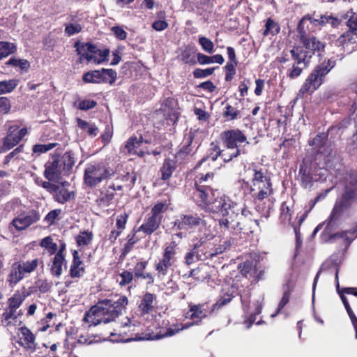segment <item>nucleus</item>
I'll use <instances>...</instances> for the list:
<instances>
[{"label": "nucleus", "instance_id": "60", "mask_svg": "<svg viewBox=\"0 0 357 357\" xmlns=\"http://www.w3.org/2000/svg\"><path fill=\"white\" fill-rule=\"evenodd\" d=\"M35 291L34 287H29V288H26L24 286L22 287L20 289L16 290L14 292V294L19 298L22 299V301L24 303V301L31 296Z\"/></svg>", "mask_w": 357, "mask_h": 357}, {"label": "nucleus", "instance_id": "7", "mask_svg": "<svg viewBox=\"0 0 357 357\" xmlns=\"http://www.w3.org/2000/svg\"><path fill=\"white\" fill-rule=\"evenodd\" d=\"M336 60L334 58L325 59L314 66L307 76L299 90L302 96L307 93H313L324 83L326 76L335 66Z\"/></svg>", "mask_w": 357, "mask_h": 357}, {"label": "nucleus", "instance_id": "47", "mask_svg": "<svg viewBox=\"0 0 357 357\" xmlns=\"http://www.w3.org/2000/svg\"><path fill=\"white\" fill-rule=\"evenodd\" d=\"M235 297L234 290L232 289H229L228 291L223 293L217 301L213 305L211 310L220 309V307L227 305L230 303L232 299Z\"/></svg>", "mask_w": 357, "mask_h": 357}, {"label": "nucleus", "instance_id": "20", "mask_svg": "<svg viewBox=\"0 0 357 357\" xmlns=\"http://www.w3.org/2000/svg\"><path fill=\"white\" fill-rule=\"evenodd\" d=\"M307 18V23L310 22L313 26H319L320 28L330 24L332 28H337L342 23V19L333 16L331 13L317 15V17H312L310 14L305 15L302 18Z\"/></svg>", "mask_w": 357, "mask_h": 357}, {"label": "nucleus", "instance_id": "29", "mask_svg": "<svg viewBox=\"0 0 357 357\" xmlns=\"http://www.w3.org/2000/svg\"><path fill=\"white\" fill-rule=\"evenodd\" d=\"M356 197V190L346 187L340 199L336 200L335 204L347 211L351 206Z\"/></svg>", "mask_w": 357, "mask_h": 357}, {"label": "nucleus", "instance_id": "10", "mask_svg": "<svg viewBox=\"0 0 357 357\" xmlns=\"http://www.w3.org/2000/svg\"><path fill=\"white\" fill-rule=\"evenodd\" d=\"M220 140L222 145L231 152L239 151L238 156L245 154L246 152L243 146L248 145L250 142L245 132L239 128L229 129L222 131L220 134Z\"/></svg>", "mask_w": 357, "mask_h": 357}, {"label": "nucleus", "instance_id": "36", "mask_svg": "<svg viewBox=\"0 0 357 357\" xmlns=\"http://www.w3.org/2000/svg\"><path fill=\"white\" fill-rule=\"evenodd\" d=\"M6 66H12L21 73H26L31 67L30 62L25 59L16 58L12 56L5 63Z\"/></svg>", "mask_w": 357, "mask_h": 357}, {"label": "nucleus", "instance_id": "62", "mask_svg": "<svg viewBox=\"0 0 357 357\" xmlns=\"http://www.w3.org/2000/svg\"><path fill=\"white\" fill-rule=\"evenodd\" d=\"M82 30V26L79 23H68L65 24L64 32L68 36L79 33Z\"/></svg>", "mask_w": 357, "mask_h": 357}, {"label": "nucleus", "instance_id": "45", "mask_svg": "<svg viewBox=\"0 0 357 357\" xmlns=\"http://www.w3.org/2000/svg\"><path fill=\"white\" fill-rule=\"evenodd\" d=\"M93 238V234L91 231L84 230L81 231L79 234L75 237V241L79 250L82 247L87 246L92 242Z\"/></svg>", "mask_w": 357, "mask_h": 357}, {"label": "nucleus", "instance_id": "24", "mask_svg": "<svg viewBox=\"0 0 357 357\" xmlns=\"http://www.w3.org/2000/svg\"><path fill=\"white\" fill-rule=\"evenodd\" d=\"M71 252L73 260L70 266L69 276L73 279H79L82 278L86 273V266L81 258L79 250H73Z\"/></svg>", "mask_w": 357, "mask_h": 357}, {"label": "nucleus", "instance_id": "57", "mask_svg": "<svg viewBox=\"0 0 357 357\" xmlns=\"http://www.w3.org/2000/svg\"><path fill=\"white\" fill-rule=\"evenodd\" d=\"M119 277L121 280L118 281V282L121 287L129 285L132 283L133 280H135L132 271L128 270H123V271L119 273Z\"/></svg>", "mask_w": 357, "mask_h": 357}, {"label": "nucleus", "instance_id": "14", "mask_svg": "<svg viewBox=\"0 0 357 357\" xmlns=\"http://www.w3.org/2000/svg\"><path fill=\"white\" fill-rule=\"evenodd\" d=\"M23 302L19 299L14 294L8 298L6 307L1 315V323L6 326H8L14 323L24 314L23 310L20 308Z\"/></svg>", "mask_w": 357, "mask_h": 357}, {"label": "nucleus", "instance_id": "8", "mask_svg": "<svg viewBox=\"0 0 357 357\" xmlns=\"http://www.w3.org/2000/svg\"><path fill=\"white\" fill-rule=\"evenodd\" d=\"M116 174V170L106 162L89 163L84 171V182L87 187L95 188L102 181L114 178Z\"/></svg>", "mask_w": 357, "mask_h": 357}, {"label": "nucleus", "instance_id": "33", "mask_svg": "<svg viewBox=\"0 0 357 357\" xmlns=\"http://www.w3.org/2000/svg\"><path fill=\"white\" fill-rule=\"evenodd\" d=\"M19 331L21 335L20 340L22 341V345L26 349H35V335L26 326L20 327Z\"/></svg>", "mask_w": 357, "mask_h": 357}, {"label": "nucleus", "instance_id": "43", "mask_svg": "<svg viewBox=\"0 0 357 357\" xmlns=\"http://www.w3.org/2000/svg\"><path fill=\"white\" fill-rule=\"evenodd\" d=\"M280 31L279 23L275 22L271 17H268L265 21L264 30L262 35L264 36H275Z\"/></svg>", "mask_w": 357, "mask_h": 357}, {"label": "nucleus", "instance_id": "53", "mask_svg": "<svg viewBox=\"0 0 357 357\" xmlns=\"http://www.w3.org/2000/svg\"><path fill=\"white\" fill-rule=\"evenodd\" d=\"M319 154L323 155V160L324 163L327 166H330L331 163H333L336 155L337 151L331 147V146H326L323 150L319 152Z\"/></svg>", "mask_w": 357, "mask_h": 357}, {"label": "nucleus", "instance_id": "49", "mask_svg": "<svg viewBox=\"0 0 357 357\" xmlns=\"http://www.w3.org/2000/svg\"><path fill=\"white\" fill-rule=\"evenodd\" d=\"M231 245L230 240L225 241L223 244H220L217 247H212L208 252H204L206 259H212L213 257L223 253Z\"/></svg>", "mask_w": 357, "mask_h": 357}, {"label": "nucleus", "instance_id": "52", "mask_svg": "<svg viewBox=\"0 0 357 357\" xmlns=\"http://www.w3.org/2000/svg\"><path fill=\"white\" fill-rule=\"evenodd\" d=\"M286 289L284 290L282 297L280 300V301L278 303L276 312L274 314L272 315L273 317H275L276 315L279 314L282 310L285 307V305L289 302L292 289L289 287V284H286Z\"/></svg>", "mask_w": 357, "mask_h": 357}, {"label": "nucleus", "instance_id": "4", "mask_svg": "<svg viewBox=\"0 0 357 357\" xmlns=\"http://www.w3.org/2000/svg\"><path fill=\"white\" fill-rule=\"evenodd\" d=\"M289 52L290 57L288 52L284 50L276 60L281 64L289 62L287 66L286 75L290 79H294L300 77L303 70L309 67L311 61L301 47L292 46Z\"/></svg>", "mask_w": 357, "mask_h": 357}, {"label": "nucleus", "instance_id": "32", "mask_svg": "<svg viewBox=\"0 0 357 357\" xmlns=\"http://www.w3.org/2000/svg\"><path fill=\"white\" fill-rule=\"evenodd\" d=\"M180 331L179 328L177 329H172L171 328H169L166 330V332L163 334L158 333L155 336H152L150 333L146 334V337H142L138 336V334H135V337H133L132 335L128 337H122L120 340L122 342H130L132 340H158L160 338H162L164 337H169L175 335L176 333H178Z\"/></svg>", "mask_w": 357, "mask_h": 357}, {"label": "nucleus", "instance_id": "17", "mask_svg": "<svg viewBox=\"0 0 357 357\" xmlns=\"http://www.w3.org/2000/svg\"><path fill=\"white\" fill-rule=\"evenodd\" d=\"M28 130L26 128L20 129L18 125L14 124L8 127L6 135L3 139V144L0 152H6L17 146L23 137L26 135Z\"/></svg>", "mask_w": 357, "mask_h": 357}, {"label": "nucleus", "instance_id": "40", "mask_svg": "<svg viewBox=\"0 0 357 357\" xmlns=\"http://www.w3.org/2000/svg\"><path fill=\"white\" fill-rule=\"evenodd\" d=\"M61 162L62 165L64 174H68L72 170L73 167L75 164V154L70 150L64 153L61 157Z\"/></svg>", "mask_w": 357, "mask_h": 357}, {"label": "nucleus", "instance_id": "22", "mask_svg": "<svg viewBox=\"0 0 357 357\" xmlns=\"http://www.w3.org/2000/svg\"><path fill=\"white\" fill-rule=\"evenodd\" d=\"M157 295L149 291H146L139 298L137 310L140 316L144 317L152 313L157 307Z\"/></svg>", "mask_w": 357, "mask_h": 357}, {"label": "nucleus", "instance_id": "35", "mask_svg": "<svg viewBox=\"0 0 357 357\" xmlns=\"http://www.w3.org/2000/svg\"><path fill=\"white\" fill-rule=\"evenodd\" d=\"M57 185L58 188L55 189V191L52 194L55 202L63 204L70 199H74L75 193L73 191L70 192L62 185Z\"/></svg>", "mask_w": 357, "mask_h": 357}, {"label": "nucleus", "instance_id": "38", "mask_svg": "<svg viewBox=\"0 0 357 357\" xmlns=\"http://www.w3.org/2000/svg\"><path fill=\"white\" fill-rule=\"evenodd\" d=\"M345 209L337 205L335 203L332 211L331 212L330 215L326 220L327 225L326 226L325 230H328L330 228L333 227L337 222L341 219L344 213L345 212Z\"/></svg>", "mask_w": 357, "mask_h": 357}, {"label": "nucleus", "instance_id": "39", "mask_svg": "<svg viewBox=\"0 0 357 357\" xmlns=\"http://www.w3.org/2000/svg\"><path fill=\"white\" fill-rule=\"evenodd\" d=\"M336 43L344 50L348 49L349 45L357 43V33L347 31L337 38Z\"/></svg>", "mask_w": 357, "mask_h": 357}, {"label": "nucleus", "instance_id": "48", "mask_svg": "<svg viewBox=\"0 0 357 357\" xmlns=\"http://www.w3.org/2000/svg\"><path fill=\"white\" fill-rule=\"evenodd\" d=\"M17 51V45L8 41H0V60L14 54Z\"/></svg>", "mask_w": 357, "mask_h": 357}, {"label": "nucleus", "instance_id": "41", "mask_svg": "<svg viewBox=\"0 0 357 357\" xmlns=\"http://www.w3.org/2000/svg\"><path fill=\"white\" fill-rule=\"evenodd\" d=\"M340 19L342 22L344 21L346 25L349 27L347 31L357 33V13L352 10H348L346 13L341 15Z\"/></svg>", "mask_w": 357, "mask_h": 357}, {"label": "nucleus", "instance_id": "37", "mask_svg": "<svg viewBox=\"0 0 357 357\" xmlns=\"http://www.w3.org/2000/svg\"><path fill=\"white\" fill-rule=\"evenodd\" d=\"M211 268L206 264H201L190 272L192 276L197 282H204L211 279Z\"/></svg>", "mask_w": 357, "mask_h": 357}, {"label": "nucleus", "instance_id": "23", "mask_svg": "<svg viewBox=\"0 0 357 357\" xmlns=\"http://www.w3.org/2000/svg\"><path fill=\"white\" fill-rule=\"evenodd\" d=\"M250 192L254 201H262L272 196L274 193L273 183L271 181H265L263 183L250 185Z\"/></svg>", "mask_w": 357, "mask_h": 357}, {"label": "nucleus", "instance_id": "25", "mask_svg": "<svg viewBox=\"0 0 357 357\" xmlns=\"http://www.w3.org/2000/svg\"><path fill=\"white\" fill-rule=\"evenodd\" d=\"M210 243H206L202 241L201 238L193 246L190 252L186 253L185 256V262L186 264L190 265L195 262V257L196 256L198 260H205L206 257L203 252V249L209 248Z\"/></svg>", "mask_w": 357, "mask_h": 357}, {"label": "nucleus", "instance_id": "5", "mask_svg": "<svg viewBox=\"0 0 357 357\" xmlns=\"http://www.w3.org/2000/svg\"><path fill=\"white\" fill-rule=\"evenodd\" d=\"M307 17L301 18L297 26L298 38L302 45H294V47H299L307 53L311 61L312 56L318 53L321 56L325 52L326 43L318 39L310 31L309 24L307 23Z\"/></svg>", "mask_w": 357, "mask_h": 357}, {"label": "nucleus", "instance_id": "64", "mask_svg": "<svg viewBox=\"0 0 357 357\" xmlns=\"http://www.w3.org/2000/svg\"><path fill=\"white\" fill-rule=\"evenodd\" d=\"M280 218L281 221L290 222L291 219V214L290 213V208L289 206L287 205L286 202H282L280 206Z\"/></svg>", "mask_w": 357, "mask_h": 357}, {"label": "nucleus", "instance_id": "28", "mask_svg": "<svg viewBox=\"0 0 357 357\" xmlns=\"http://www.w3.org/2000/svg\"><path fill=\"white\" fill-rule=\"evenodd\" d=\"M299 174L301 175V185L304 189L311 188L312 183L317 181V179H314L311 167H307L304 162L300 165Z\"/></svg>", "mask_w": 357, "mask_h": 357}, {"label": "nucleus", "instance_id": "15", "mask_svg": "<svg viewBox=\"0 0 357 357\" xmlns=\"http://www.w3.org/2000/svg\"><path fill=\"white\" fill-rule=\"evenodd\" d=\"M239 151L236 152H225L220 149L219 142L213 141L211 142L210 146L207 151V154L205 157L202 158L196 165L195 169L199 168L205 161L211 159L212 161H215L218 157H221L224 162L227 163L231 162L234 158H238Z\"/></svg>", "mask_w": 357, "mask_h": 357}, {"label": "nucleus", "instance_id": "27", "mask_svg": "<svg viewBox=\"0 0 357 357\" xmlns=\"http://www.w3.org/2000/svg\"><path fill=\"white\" fill-rule=\"evenodd\" d=\"M143 142L144 139L142 136H139V137L135 135L132 136L126 141L125 149L129 154L144 157L145 152L140 149Z\"/></svg>", "mask_w": 357, "mask_h": 357}, {"label": "nucleus", "instance_id": "50", "mask_svg": "<svg viewBox=\"0 0 357 357\" xmlns=\"http://www.w3.org/2000/svg\"><path fill=\"white\" fill-rule=\"evenodd\" d=\"M222 116L227 121H234L241 118V112L236 107L227 104L222 112Z\"/></svg>", "mask_w": 357, "mask_h": 357}, {"label": "nucleus", "instance_id": "46", "mask_svg": "<svg viewBox=\"0 0 357 357\" xmlns=\"http://www.w3.org/2000/svg\"><path fill=\"white\" fill-rule=\"evenodd\" d=\"M139 231L134 228L127 236V243L123 245L121 256H126L133 249L134 245L139 241V238L136 236L137 232Z\"/></svg>", "mask_w": 357, "mask_h": 357}, {"label": "nucleus", "instance_id": "34", "mask_svg": "<svg viewBox=\"0 0 357 357\" xmlns=\"http://www.w3.org/2000/svg\"><path fill=\"white\" fill-rule=\"evenodd\" d=\"M178 160H175L174 159H171L169 158H165L163 161V163L160 168V173L161 174V179L162 181L169 180L174 172L176 169V162Z\"/></svg>", "mask_w": 357, "mask_h": 357}, {"label": "nucleus", "instance_id": "9", "mask_svg": "<svg viewBox=\"0 0 357 357\" xmlns=\"http://www.w3.org/2000/svg\"><path fill=\"white\" fill-rule=\"evenodd\" d=\"M167 208L168 206L165 202H157L146 215L143 224L138 227L137 231L149 236L157 231L162 224L163 214Z\"/></svg>", "mask_w": 357, "mask_h": 357}, {"label": "nucleus", "instance_id": "42", "mask_svg": "<svg viewBox=\"0 0 357 357\" xmlns=\"http://www.w3.org/2000/svg\"><path fill=\"white\" fill-rule=\"evenodd\" d=\"M327 140L328 135L324 132H321L317 134L314 138L309 140L308 144L313 146L314 149H317L316 153L319 154V152L326 146Z\"/></svg>", "mask_w": 357, "mask_h": 357}, {"label": "nucleus", "instance_id": "2", "mask_svg": "<svg viewBox=\"0 0 357 357\" xmlns=\"http://www.w3.org/2000/svg\"><path fill=\"white\" fill-rule=\"evenodd\" d=\"M128 304V299L126 296H121L116 301L100 300L86 312L83 321L89 326L109 323L122 314Z\"/></svg>", "mask_w": 357, "mask_h": 357}, {"label": "nucleus", "instance_id": "31", "mask_svg": "<svg viewBox=\"0 0 357 357\" xmlns=\"http://www.w3.org/2000/svg\"><path fill=\"white\" fill-rule=\"evenodd\" d=\"M114 197L115 193L107 188L105 190H101L95 200L94 208L99 212L100 208L109 206L112 203Z\"/></svg>", "mask_w": 357, "mask_h": 357}, {"label": "nucleus", "instance_id": "51", "mask_svg": "<svg viewBox=\"0 0 357 357\" xmlns=\"http://www.w3.org/2000/svg\"><path fill=\"white\" fill-rule=\"evenodd\" d=\"M77 123L78 127L82 130H86L89 136L94 137L98 134L99 130L95 124H90L86 121L79 118L77 119Z\"/></svg>", "mask_w": 357, "mask_h": 357}, {"label": "nucleus", "instance_id": "26", "mask_svg": "<svg viewBox=\"0 0 357 357\" xmlns=\"http://www.w3.org/2000/svg\"><path fill=\"white\" fill-rule=\"evenodd\" d=\"M248 170L252 173L250 185H256L263 183L265 181H268L271 180V176L268 174V170L259 165L253 162L250 165Z\"/></svg>", "mask_w": 357, "mask_h": 357}, {"label": "nucleus", "instance_id": "16", "mask_svg": "<svg viewBox=\"0 0 357 357\" xmlns=\"http://www.w3.org/2000/svg\"><path fill=\"white\" fill-rule=\"evenodd\" d=\"M117 77L116 72L113 69L102 68L84 73L82 80L84 83L101 84L108 83L112 84Z\"/></svg>", "mask_w": 357, "mask_h": 357}, {"label": "nucleus", "instance_id": "6", "mask_svg": "<svg viewBox=\"0 0 357 357\" xmlns=\"http://www.w3.org/2000/svg\"><path fill=\"white\" fill-rule=\"evenodd\" d=\"M205 215L198 213H181L171 222L174 236L178 239L186 238L196 228L206 227Z\"/></svg>", "mask_w": 357, "mask_h": 357}, {"label": "nucleus", "instance_id": "13", "mask_svg": "<svg viewBox=\"0 0 357 357\" xmlns=\"http://www.w3.org/2000/svg\"><path fill=\"white\" fill-rule=\"evenodd\" d=\"M178 250L175 241L167 243L163 248L162 258L155 264V270L158 277L167 275L170 268L176 261V254Z\"/></svg>", "mask_w": 357, "mask_h": 357}, {"label": "nucleus", "instance_id": "1", "mask_svg": "<svg viewBox=\"0 0 357 357\" xmlns=\"http://www.w3.org/2000/svg\"><path fill=\"white\" fill-rule=\"evenodd\" d=\"M193 199L197 205L213 214L227 215L229 209L236 210V203L217 188L215 173H199L194 178Z\"/></svg>", "mask_w": 357, "mask_h": 357}, {"label": "nucleus", "instance_id": "44", "mask_svg": "<svg viewBox=\"0 0 357 357\" xmlns=\"http://www.w3.org/2000/svg\"><path fill=\"white\" fill-rule=\"evenodd\" d=\"M66 264V257H60L54 255L52 259L50 267L51 274L56 278H59L62 274V266Z\"/></svg>", "mask_w": 357, "mask_h": 357}, {"label": "nucleus", "instance_id": "63", "mask_svg": "<svg viewBox=\"0 0 357 357\" xmlns=\"http://www.w3.org/2000/svg\"><path fill=\"white\" fill-rule=\"evenodd\" d=\"M218 66H215L206 69L196 68L193 71L192 74L195 78H204L211 75L214 73L215 70L218 69Z\"/></svg>", "mask_w": 357, "mask_h": 357}, {"label": "nucleus", "instance_id": "61", "mask_svg": "<svg viewBox=\"0 0 357 357\" xmlns=\"http://www.w3.org/2000/svg\"><path fill=\"white\" fill-rule=\"evenodd\" d=\"M199 44L206 52L212 54L214 52V44L209 38L205 36H199Z\"/></svg>", "mask_w": 357, "mask_h": 357}, {"label": "nucleus", "instance_id": "21", "mask_svg": "<svg viewBox=\"0 0 357 357\" xmlns=\"http://www.w3.org/2000/svg\"><path fill=\"white\" fill-rule=\"evenodd\" d=\"M40 218L39 212L32 209L26 214L21 213L17 218H14L11 225L15 227L17 231H22L28 228L31 225L37 222Z\"/></svg>", "mask_w": 357, "mask_h": 357}, {"label": "nucleus", "instance_id": "11", "mask_svg": "<svg viewBox=\"0 0 357 357\" xmlns=\"http://www.w3.org/2000/svg\"><path fill=\"white\" fill-rule=\"evenodd\" d=\"M74 47L76 52L80 56V59H86L88 62L93 61L96 64H100L108 60L109 54V49L100 50L92 43H81L77 41Z\"/></svg>", "mask_w": 357, "mask_h": 357}, {"label": "nucleus", "instance_id": "56", "mask_svg": "<svg viewBox=\"0 0 357 357\" xmlns=\"http://www.w3.org/2000/svg\"><path fill=\"white\" fill-rule=\"evenodd\" d=\"M40 246L45 248L50 255L55 254L57 250V244L53 241L50 236L43 238L40 243Z\"/></svg>", "mask_w": 357, "mask_h": 357}, {"label": "nucleus", "instance_id": "59", "mask_svg": "<svg viewBox=\"0 0 357 357\" xmlns=\"http://www.w3.org/2000/svg\"><path fill=\"white\" fill-rule=\"evenodd\" d=\"M148 264L149 262L147 260H142L136 263L132 271L135 280H139V278H141V276L145 273Z\"/></svg>", "mask_w": 357, "mask_h": 357}, {"label": "nucleus", "instance_id": "19", "mask_svg": "<svg viewBox=\"0 0 357 357\" xmlns=\"http://www.w3.org/2000/svg\"><path fill=\"white\" fill-rule=\"evenodd\" d=\"M194 139L195 133L192 131L184 135L183 141L175 154L176 160L181 162H184L195 153L197 149H195V144H193Z\"/></svg>", "mask_w": 357, "mask_h": 357}, {"label": "nucleus", "instance_id": "12", "mask_svg": "<svg viewBox=\"0 0 357 357\" xmlns=\"http://www.w3.org/2000/svg\"><path fill=\"white\" fill-rule=\"evenodd\" d=\"M38 264L39 259L38 258L26 261H19L14 262L11 265L9 273L7 275L6 282L9 287H13L24 279L26 275L36 271Z\"/></svg>", "mask_w": 357, "mask_h": 357}, {"label": "nucleus", "instance_id": "18", "mask_svg": "<svg viewBox=\"0 0 357 357\" xmlns=\"http://www.w3.org/2000/svg\"><path fill=\"white\" fill-rule=\"evenodd\" d=\"M44 176L49 181H59L64 174L59 153L52 154L45 165Z\"/></svg>", "mask_w": 357, "mask_h": 357}, {"label": "nucleus", "instance_id": "3", "mask_svg": "<svg viewBox=\"0 0 357 357\" xmlns=\"http://www.w3.org/2000/svg\"><path fill=\"white\" fill-rule=\"evenodd\" d=\"M235 208L236 210L237 209V213H236L235 211H233L231 209H229L228 215H222V218L218 220L221 231L223 232L224 234H225L227 231L229 232L231 236L230 238H231L233 241L238 238V236H239L240 238H243L241 236V234L248 236L252 234L254 231L252 227L253 222H257V220H252L251 218L242 222L236 221L235 218L238 216L240 212H241L243 215H245V213L248 211L245 207H241L236 203Z\"/></svg>", "mask_w": 357, "mask_h": 357}, {"label": "nucleus", "instance_id": "30", "mask_svg": "<svg viewBox=\"0 0 357 357\" xmlns=\"http://www.w3.org/2000/svg\"><path fill=\"white\" fill-rule=\"evenodd\" d=\"M205 304L190 305V309L186 313L185 317L193 320L195 323L200 322L207 317Z\"/></svg>", "mask_w": 357, "mask_h": 357}, {"label": "nucleus", "instance_id": "54", "mask_svg": "<svg viewBox=\"0 0 357 357\" xmlns=\"http://www.w3.org/2000/svg\"><path fill=\"white\" fill-rule=\"evenodd\" d=\"M19 81L15 79L0 82V95L12 92L18 85Z\"/></svg>", "mask_w": 357, "mask_h": 357}, {"label": "nucleus", "instance_id": "55", "mask_svg": "<svg viewBox=\"0 0 357 357\" xmlns=\"http://www.w3.org/2000/svg\"><path fill=\"white\" fill-rule=\"evenodd\" d=\"M116 179H120L122 182L125 183L123 186L130 190L135 184L137 175L134 172L131 173L127 172L126 174L118 176Z\"/></svg>", "mask_w": 357, "mask_h": 357}, {"label": "nucleus", "instance_id": "58", "mask_svg": "<svg viewBox=\"0 0 357 357\" xmlns=\"http://www.w3.org/2000/svg\"><path fill=\"white\" fill-rule=\"evenodd\" d=\"M238 66V63L233 62H227L226 65L224 67L225 71V81L230 82L234 79V75L236 73V67Z\"/></svg>", "mask_w": 357, "mask_h": 357}]
</instances>
